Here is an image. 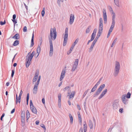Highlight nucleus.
<instances>
[{"mask_svg": "<svg viewBox=\"0 0 132 132\" xmlns=\"http://www.w3.org/2000/svg\"><path fill=\"white\" fill-rule=\"evenodd\" d=\"M51 38L49 37V44H53L52 40H55L57 36V34L56 31V29L55 28H54L53 29L51 28L50 30Z\"/></svg>", "mask_w": 132, "mask_h": 132, "instance_id": "nucleus-1", "label": "nucleus"}, {"mask_svg": "<svg viewBox=\"0 0 132 132\" xmlns=\"http://www.w3.org/2000/svg\"><path fill=\"white\" fill-rule=\"evenodd\" d=\"M120 69V66L119 63L118 62L116 61L115 63L114 72L113 74L114 76L115 77H116L118 75Z\"/></svg>", "mask_w": 132, "mask_h": 132, "instance_id": "nucleus-2", "label": "nucleus"}, {"mask_svg": "<svg viewBox=\"0 0 132 132\" xmlns=\"http://www.w3.org/2000/svg\"><path fill=\"white\" fill-rule=\"evenodd\" d=\"M30 52H29L27 54L26 57V66L28 68L31 63V62L33 57L30 55Z\"/></svg>", "mask_w": 132, "mask_h": 132, "instance_id": "nucleus-3", "label": "nucleus"}, {"mask_svg": "<svg viewBox=\"0 0 132 132\" xmlns=\"http://www.w3.org/2000/svg\"><path fill=\"white\" fill-rule=\"evenodd\" d=\"M68 28H66L65 29V34L64 35V40L63 43V45L64 46L66 45L67 42L68 35Z\"/></svg>", "mask_w": 132, "mask_h": 132, "instance_id": "nucleus-4", "label": "nucleus"}, {"mask_svg": "<svg viewBox=\"0 0 132 132\" xmlns=\"http://www.w3.org/2000/svg\"><path fill=\"white\" fill-rule=\"evenodd\" d=\"M102 18H100L99 19V27L98 33L101 34L103 29V23Z\"/></svg>", "mask_w": 132, "mask_h": 132, "instance_id": "nucleus-5", "label": "nucleus"}, {"mask_svg": "<svg viewBox=\"0 0 132 132\" xmlns=\"http://www.w3.org/2000/svg\"><path fill=\"white\" fill-rule=\"evenodd\" d=\"M78 59H76L75 62H74L73 64L72 65L71 71L72 72L74 71L76 68L77 67L78 65Z\"/></svg>", "mask_w": 132, "mask_h": 132, "instance_id": "nucleus-6", "label": "nucleus"}, {"mask_svg": "<svg viewBox=\"0 0 132 132\" xmlns=\"http://www.w3.org/2000/svg\"><path fill=\"white\" fill-rule=\"evenodd\" d=\"M111 9L112 13V23L111 26L114 27L115 24V18L116 17V15L115 13L113 11L112 9L111 8Z\"/></svg>", "mask_w": 132, "mask_h": 132, "instance_id": "nucleus-7", "label": "nucleus"}, {"mask_svg": "<svg viewBox=\"0 0 132 132\" xmlns=\"http://www.w3.org/2000/svg\"><path fill=\"white\" fill-rule=\"evenodd\" d=\"M103 14L104 23H106L107 22V16L106 10L105 9H103Z\"/></svg>", "mask_w": 132, "mask_h": 132, "instance_id": "nucleus-8", "label": "nucleus"}, {"mask_svg": "<svg viewBox=\"0 0 132 132\" xmlns=\"http://www.w3.org/2000/svg\"><path fill=\"white\" fill-rule=\"evenodd\" d=\"M119 101L117 100H116L113 102V106L114 109H116L118 107L119 104Z\"/></svg>", "mask_w": 132, "mask_h": 132, "instance_id": "nucleus-9", "label": "nucleus"}, {"mask_svg": "<svg viewBox=\"0 0 132 132\" xmlns=\"http://www.w3.org/2000/svg\"><path fill=\"white\" fill-rule=\"evenodd\" d=\"M126 94H124L121 96V100L123 103L125 104H126L128 103V101L126 98Z\"/></svg>", "mask_w": 132, "mask_h": 132, "instance_id": "nucleus-10", "label": "nucleus"}, {"mask_svg": "<svg viewBox=\"0 0 132 132\" xmlns=\"http://www.w3.org/2000/svg\"><path fill=\"white\" fill-rule=\"evenodd\" d=\"M50 51L49 56H51L53 55V44H50Z\"/></svg>", "mask_w": 132, "mask_h": 132, "instance_id": "nucleus-11", "label": "nucleus"}, {"mask_svg": "<svg viewBox=\"0 0 132 132\" xmlns=\"http://www.w3.org/2000/svg\"><path fill=\"white\" fill-rule=\"evenodd\" d=\"M39 75L38 72H36L35 75L34 76L32 81V82L33 84L36 81Z\"/></svg>", "mask_w": 132, "mask_h": 132, "instance_id": "nucleus-12", "label": "nucleus"}, {"mask_svg": "<svg viewBox=\"0 0 132 132\" xmlns=\"http://www.w3.org/2000/svg\"><path fill=\"white\" fill-rule=\"evenodd\" d=\"M65 73V70H63L61 72V75L60 76V81H61L63 78L64 77Z\"/></svg>", "mask_w": 132, "mask_h": 132, "instance_id": "nucleus-13", "label": "nucleus"}, {"mask_svg": "<svg viewBox=\"0 0 132 132\" xmlns=\"http://www.w3.org/2000/svg\"><path fill=\"white\" fill-rule=\"evenodd\" d=\"M75 19L74 15L73 14H71L70 17V24H72L73 22Z\"/></svg>", "mask_w": 132, "mask_h": 132, "instance_id": "nucleus-14", "label": "nucleus"}, {"mask_svg": "<svg viewBox=\"0 0 132 132\" xmlns=\"http://www.w3.org/2000/svg\"><path fill=\"white\" fill-rule=\"evenodd\" d=\"M16 17V15L15 14H14L13 15V19H12V21L14 23V27L15 24L17 23V21L16 20H15Z\"/></svg>", "mask_w": 132, "mask_h": 132, "instance_id": "nucleus-15", "label": "nucleus"}, {"mask_svg": "<svg viewBox=\"0 0 132 132\" xmlns=\"http://www.w3.org/2000/svg\"><path fill=\"white\" fill-rule=\"evenodd\" d=\"M34 31L32 34V36L31 39V43L30 46V47H31L33 46L34 45Z\"/></svg>", "mask_w": 132, "mask_h": 132, "instance_id": "nucleus-16", "label": "nucleus"}, {"mask_svg": "<svg viewBox=\"0 0 132 132\" xmlns=\"http://www.w3.org/2000/svg\"><path fill=\"white\" fill-rule=\"evenodd\" d=\"M32 112L34 114H36L37 113V110L36 108L34 106H32V107L30 108Z\"/></svg>", "mask_w": 132, "mask_h": 132, "instance_id": "nucleus-17", "label": "nucleus"}, {"mask_svg": "<svg viewBox=\"0 0 132 132\" xmlns=\"http://www.w3.org/2000/svg\"><path fill=\"white\" fill-rule=\"evenodd\" d=\"M20 36L19 34H16L13 36L12 37V38L16 40H18L20 38Z\"/></svg>", "mask_w": 132, "mask_h": 132, "instance_id": "nucleus-18", "label": "nucleus"}, {"mask_svg": "<svg viewBox=\"0 0 132 132\" xmlns=\"http://www.w3.org/2000/svg\"><path fill=\"white\" fill-rule=\"evenodd\" d=\"M114 27H113L112 26H111L110 27L109 29V31L108 33V35L107 36V38H108V37H109Z\"/></svg>", "mask_w": 132, "mask_h": 132, "instance_id": "nucleus-19", "label": "nucleus"}, {"mask_svg": "<svg viewBox=\"0 0 132 132\" xmlns=\"http://www.w3.org/2000/svg\"><path fill=\"white\" fill-rule=\"evenodd\" d=\"M105 87V85L104 84H103L100 86L99 88L97 90L99 92H101L102 90V89L104 87Z\"/></svg>", "mask_w": 132, "mask_h": 132, "instance_id": "nucleus-20", "label": "nucleus"}, {"mask_svg": "<svg viewBox=\"0 0 132 132\" xmlns=\"http://www.w3.org/2000/svg\"><path fill=\"white\" fill-rule=\"evenodd\" d=\"M38 86L34 85L33 89V92L34 94H36L37 93Z\"/></svg>", "mask_w": 132, "mask_h": 132, "instance_id": "nucleus-21", "label": "nucleus"}, {"mask_svg": "<svg viewBox=\"0 0 132 132\" xmlns=\"http://www.w3.org/2000/svg\"><path fill=\"white\" fill-rule=\"evenodd\" d=\"M89 125L90 129H92L93 127V125L92 121L90 120H89Z\"/></svg>", "mask_w": 132, "mask_h": 132, "instance_id": "nucleus-22", "label": "nucleus"}, {"mask_svg": "<svg viewBox=\"0 0 132 132\" xmlns=\"http://www.w3.org/2000/svg\"><path fill=\"white\" fill-rule=\"evenodd\" d=\"M40 49H41V48H40V45H38V47L37 48V53H38V54L37 56L36 57V58H37L38 56V55L40 53Z\"/></svg>", "mask_w": 132, "mask_h": 132, "instance_id": "nucleus-23", "label": "nucleus"}, {"mask_svg": "<svg viewBox=\"0 0 132 132\" xmlns=\"http://www.w3.org/2000/svg\"><path fill=\"white\" fill-rule=\"evenodd\" d=\"M98 85L97 84H96L94 86V87L92 88L91 92H90V93L91 92H94L96 89L97 87L98 86Z\"/></svg>", "mask_w": 132, "mask_h": 132, "instance_id": "nucleus-24", "label": "nucleus"}, {"mask_svg": "<svg viewBox=\"0 0 132 132\" xmlns=\"http://www.w3.org/2000/svg\"><path fill=\"white\" fill-rule=\"evenodd\" d=\"M75 94V91H72L69 96V98H73Z\"/></svg>", "mask_w": 132, "mask_h": 132, "instance_id": "nucleus-25", "label": "nucleus"}, {"mask_svg": "<svg viewBox=\"0 0 132 132\" xmlns=\"http://www.w3.org/2000/svg\"><path fill=\"white\" fill-rule=\"evenodd\" d=\"M19 44V40H15L14 42L13 45L14 46H16L18 45Z\"/></svg>", "mask_w": 132, "mask_h": 132, "instance_id": "nucleus-26", "label": "nucleus"}, {"mask_svg": "<svg viewBox=\"0 0 132 132\" xmlns=\"http://www.w3.org/2000/svg\"><path fill=\"white\" fill-rule=\"evenodd\" d=\"M101 34H100L99 33H98L96 37L93 41L96 43Z\"/></svg>", "mask_w": 132, "mask_h": 132, "instance_id": "nucleus-27", "label": "nucleus"}, {"mask_svg": "<svg viewBox=\"0 0 132 132\" xmlns=\"http://www.w3.org/2000/svg\"><path fill=\"white\" fill-rule=\"evenodd\" d=\"M115 4L118 7H120L119 0H114Z\"/></svg>", "mask_w": 132, "mask_h": 132, "instance_id": "nucleus-28", "label": "nucleus"}, {"mask_svg": "<svg viewBox=\"0 0 132 132\" xmlns=\"http://www.w3.org/2000/svg\"><path fill=\"white\" fill-rule=\"evenodd\" d=\"M26 115L27 119V120L30 117V114L28 110H27L26 111Z\"/></svg>", "mask_w": 132, "mask_h": 132, "instance_id": "nucleus-29", "label": "nucleus"}, {"mask_svg": "<svg viewBox=\"0 0 132 132\" xmlns=\"http://www.w3.org/2000/svg\"><path fill=\"white\" fill-rule=\"evenodd\" d=\"M84 125H83V128L84 129H87V125L86 124V121L84 122Z\"/></svg>", "mask_w": 132, "mask_h": 132, "instance_id": "nucleus-30", "label": "nucleus"}, {"mask_svg": "<svg viewBox=\"0 0 132 132\" xmlns=\"http://www.w3.org/2000/svg\"><path fill=\"white\" fill-rule=\"evenodd\" d=\"M69 116L70 117V120L71 122L72 123L73 122V118L71 114H69Z\"/></svg>", "mask_w": 132, "mask_h": 132, "instance_id": "nucleus-31", "label": "nucleus"}, {"mask_svg": "<svg viewBox=\"0 0 132 132\" xmlns=\"http://www.w3.org/2000/svg\"><path fill=\"white\" fill-rule=\"evenodd\" d=\"M90 27L91 26H89L88 27V28L86 29V33L87 34L90 31Z\"/></svg>", "mask_w": 132, "mask_h": 132, "instance_id": "nucleus-32", "label": "nucleus"}, {"mask_svg": "<svg viewBox=\"0 0 132 132\" xmlns=\"http://www.w3.org/2000/svg\"><path fill=\"white\" fill-rule=\"evenodd\" d=\"M117 40V38H116L114 40L111 45V47H113V46H114V43L116 42Z\"/></svg>", "mask_w": 132, "mask_h": 132, "instance_id": "nucleus-33", "label": "nucleus"}, {"mask_svg": "<svg viewBox=\"0 0 132 132\" xmlns=\"http://www.w3.org/2000/svg\"><path fill=\"white\" fill-rule=\"evenodd\" d=\"M131 94L129 92H128L127 94L126 97L128 98H129L130 97Z\"/></svg>", "mask_w": 132, "mask_h": 132, "instance_id": "nucleus-34", "label": "nucleus"}, {"mask_svg": "<svg viewBox=\"0 0 132 132\" xmlns=\"http://www.w3.org/2000/svg\"><path fill=\"white\" fill-rule=\"evenodd\" d=\"M70 88V87L69 86H67L65 87V88H63V90L65 92L66 90H67L68 89V90H69Z\"/></svg>", "mask_w": 132, "mask_h": 132, "instance_id": "nucleus-35", "label": "nucleus"}, {"mask_svg": "<svg viewBox=\"0 0 132 132\" xmlns=\"http://www.w3.org/2000/svg\"><path fill=\"white\" fill-rule=\"evenodd\" d=\"M100 92H99L97 90L95 93L94 94V97L100 94Z\"/></svg>", "mask_w": 132, "mask_h": 132, "instance_id": "nucleus-36", "label": "nucleus"}, {"mask_svg": "<svg viewBox=\"0 0 132 132\" xmlns=\"http://www.w3.org/2000/svg\"><path fill=\"white\" fill-rule=\"evenodd\" d=\"M89 89H88L86 90L84 92L83 95V97H84L86 95L87 93L89 90Z\"/></svg>", "mask_w": 132, "mask_h": 132, "instance_id": "nucleus-37", "label": "nucleus"}, {"mask_svg": "<svg viewBox=\"0 0 132 132\" xmlns=\"http://www.w3.org/2000/svg\"><path fill=\"white\" fill-rule=\"evenodd\" d=\"M105 94H104L102 92L101 94L99 96L98 98V99L99 100L101 98H102L104 95Z\"/></svg>", "mask_w": 132, "mask_h": 132, "instance_id": "nucleus-38", "label": "nucleus"}, {"mask_svg": "<svg viewBox=\"0 0 132 132\" xmlns=\"http://www.w3.org/2000/svg\"><path fill=\"white\" fill-rule=\"evenodd\" d=\"M45 8H43L41 14H42V16H44V14H45Z\"/></svg>", "mask_w": 132, "mask_h": 132, "instance_id": "nucleus-39", "label": "nucleus"}, {"mask_svg": "<svg viewBox=\"0 0 132 132\" xmlns=\"http://www.w3.org/2000/svg\"><path fill=\"white\" fill-rule=\"evenodd\" d=\"M15 72V70H12V73L11 75V77L12 78L13 77V76L14 75V73Z\"/></svg>", "mask_w": 132, "mask_h": 132, "instance_id": "nucleus-40", "label": "nucleus"}, {"mask_svg": "<svg viewBox=\"0 0 132 132\" xmlns=\"http://www.w3.org/2000/svg\"><path fill=\"white\" fill-rule=\"evenodd\" d=\"M6 23V21L5 20H4V22L1 21L0 22V25L1 26H3Z\"/></svg>", "mask_w": 132, "mask_h": 132, "instance_id": "nucleus-41", "label": "nucleus"}, {"mask_svg": "<svg viewBox=\"0 0 132 132\" xmlns=\"http://www.w3.org/2000/svg\"><path fill=\"white\" fill-rule=\"evenodd\" d=\"M97 31V29H95L93 31V33L92 34V35L95 36L96 32Z\"/></svg>", "mask_w": 132, "mask_h": 132, "instance_id": "nucleus-42", "label": "nucleus"}, {"mask_svg": "<svg viewBox=\"0 0 132 132\" xmlns=\"http://www.w3.org/2000/svg\"><path fill=\"white\" fill-rule=\"evenodd\" d=\"M21 117H24L25 112L24 111H21Z\"/></svg>", "mask_w": 132, "mask_h": 132, "instance_id": "nucleus-43", "label": "nucleus"}, {"mask_svg": "<svg viewBox=\"0 0 132 132\" xmlns=\"http://www.w3.org/2000/svg\"><path fill=\"white\" fill-rule=\"evenodd\" d=\"M19 99V97H18L17 94L16 95V104H17Z\"/></svg>", "mask_w": 132, "mask_h": 132, "instance_id": "nucleus-44", "label": "nucleus"}, {"mask_svg": "<svg viewBox=\"0 0 132 132\" xmlns=\"http://www.w3.org/2000/svg\"><path fill=\"white\" fill-rule=\"evenodd\" d=\"M41 127L43 128L44 130L46 129L44 125L43 124H42L40 125Z\"/></svg>", "mask_w": 132, "mask_h": 132, "instance_id": "nucleus-45", "label": "nucleus"}, {"mask_svg": "<svg viewBox=\"0 0 132 132\" xmlns=\"http://www.w3.org/2000/svg\"><path fill=\"white\" fill-rule=\"evenodd\" d=\"M102 78H101L97 82V83L96 84H97L98 85H99V84L100 83V82L101 80H102Z\"/></svg>", "mask_w": 132, "mask_h": 132, "instance_id": "nucleus-46", "label": "nucleus"}, {"mask_svg": "<svg viewBox=\"0 0 132 132\" xmlns=\"http://www.w3.org/2000/svg\"><path fill=\"white\" fill-rule=\"evenodd\" d=\"M95 36L93 35H92L91 36V38L90 40H91L92 41H93L95 38Z\"/></svg>", "mask_w": 132, "mask_h": 132, "instance_id": "nucleus-47", "label": "nucleus"}, {"mask_svg": "<svg viewBox=\"0 0 132 132\" xmlns=\"http://www.w3.org/2000/svg\"><path fill=\"white\" fill-rule=\"evenodd\" d=\"M23 31L24 32H26L27 31V28L26 26H24L23 29Z\"/></svg>", "mask_w": 132, "mask_h": 132, "instance_id": "nucleus-48", "label": "nucleus"}, {"mask_svg": "<svg viewBox=\"0 0 132 132\" xmlns=\"http://www.w3.org/2000/svg\"><path fill=\"white\" fill-rule=\"evenodd\" d=\"M22 93H23L22 91V90H20V94L19 95V97H21V96L22 95Z\"/></svg>", "mask_w": 132, "mask_h": 132, "instance_id": "nucleus-49", "label": "nucleus"}, {"mask_svg": "<svg viewBox=\"0 0 132 132\" xmlns=\"http://www.w3.org/2000/svg\"><path fill=\"white\" fill-rule=\"evenodd\" d=\"M34 106L33 105L32 100H31L30 101V108L32 107V106Z\"/></svg>", "mask_w": 132, "mask_h": 132, "instance_id": "nucleus-50", "label": "nucleus"}, {"mask_svg": "<svg viewBox=\"0 0 132 132\" xmlns=\"http://www.w3.org/2000/svg\"><path fill=\"white\" fill-rule=\"evenodd\" d=\"M30 52H31V51H30ZM35 52L34 51H33L32 52L31 54V53H30V55L33 57L34 54H35Z\"/></svg>", "mask_w": 132, "mask_h": 132, "instance_id": "nucleus-51", "label": "nucleus"}, {"mask_svg": "<svg viewBox=\"0 0 132 132\" xmlns=\"http://www.w3.org/2000/svg\"><path fill=\"white\" fill-rule=\"evenodd\" d=\"M39 81H37L36 83H35V85H34L35 86H37L38 87V86L39 84Z\"/></svg>", "mask_w": 132, "mask_h": 132, "instance_id": "nucleus-52", "label": "nucleus"}, {"mask_svg": "<svg viewBox=\"0 0 132 132\" xmlns=\"http://www.w3.org/2000/svg\"><path fill=\"white\" fill-rule=\"evenodd\" d=\"M5 113H3L2 114V116L1 117V119H0L1 120V121H2L3 118L5 116Z\"/></svg>", "mask_w": 132, "mask_h": 132, "instance_id": "nucleus-53", "label": "nucleus"}, {"mask_svg": "<svg viewBox=\"0 0 132 132\" xmlns=\"http://www.w3.org/2000/svg\"><path fill=\"white\" fill-rule=\"evenodd\" d=\"M107 90V89H106L104 90L102 92L105 95L106 93Z\"/></svg>", "mask_w": 132, "mask_h": 132, "instance_id": "nucleus-54", "label": "nucleus"}, {"mask_svg": "<svg viewBox=\"0 0 132 132\" xmlns=\"http://www.w3.org/2000/svg\"><path fill=\"white\" fill-rule=\"evenodd\" d=\"M79 132H83V129L82 127L80 128Z\"/></svg>", "mask_w": 132, "mask_h": 132, "instance_id": "nucleus-55", "label": "nucleus"}, {"mask_svg": "<svg viewBox=\"0 0 132 132\" xmlns=\"http://www.w3.org/2000/svg\"><path fill=\"white\" fill-rule=\"evenodd\" d=\"M77 108L79 110H81V108L79 104H77Z\"/></svg>", "mask_w": 132, "mask_h": 132, "instance_id": "nucleus-56", "label": "nucleus"}, {"mask_svg": "<svg viewBox=\"0 0 132 132\" xmlns=\"http://www.w3.org/2000/svg\"><path fill=\"white\" fill-rule=\"evenodd\" d=\"M96 42H95L94 41H93L91 46V47H92L93 48V47L95 44L96 43Z\"/></svg>", "mask_w": 132, "mask_h": 132, "instance_id": "nucleus-57", "label": "nucleus"}, {"mask_svg": "<svg viewBox=\"0 0 132 132\" xmlns=\"http://www.w3.org/2000/svg\"><path fill=\"white\" fill-rule=\"evenodd\" d=\"M61 1L62 2H63V0H57V3L58 4H60V2Z\"/></svg>", "mask_w": 132, "mask_h": 132, "instance_id": "nucleus-58", "label": "nucleus"}, {"mask_svg": "<svg viewBox=\"0 0 132 132\" xmlns=\"http://www.w3.org/2000/svg\"><path fill=\"white\" fill-rule=\"evenodd\" d=\"M93 48L92 47H91V46L90 47V48H89V52H91L92 51V50H93Z\"/></svg>", "mask_w": 132, "mask_h": 132, "instance_id": "nucleus-59", "label": "nucleus"}, {"mask_svg": "<svg viewBox=\"0 0 132 132\" xmlns=\"http://www.w3.org/2000/svg\"><path fill=\"white\" fill-rule=\"evenodd\" d=\"M29 94L28 93L27 94L26 100H29Z\"/></svg>", "mask_w": 132, "mask_h": 132, "instance_id": "nucleus-60", "label": "nucleus"}, {"mask_svg": "<svg viewBox=\"0 0 132 132\" xmlns=\"http://www.w3.org/2000/svg\"><path fill=\"white\" fill-rule=\"evenodd\" d=\"M78 39H76L75 40V41L74 42V44H76L78 42Z\"/></svg>", "mask_w": 132, "mask_h": 132, "instance_id": "nucleus-61", "label": "nucleus"}, {"mask_svg": "<svg viewBox=\"0 0 132 132\" xmlns=\"http://www.w3.org/2000/svg\"><path fill=\"white\" fill-rule=\"evenodd\" d=\"M15 109L14 108L11 111V114L15 112Z\"/></svg>", "mask_w": 132, "mask_h": 132, "instance_id": "nucleus-62", "label": "nucleus"}, {"mask_svg": "<svg viewBox=\"0 0 132 132\" xmlns=\"http://www.w3.org/2000/svg\"><path fill=\"white\" fill-rule=\"evenodd\" d=\"M123 108L120 109L119 110V111L120 113H122L123 112Z\"/></svg>", "mask_w": 132, "mask_h": 132, "instance_id": "nucleus-63", "label": "nucleus"}, {"mask_svg": "<svg viewBox=\"0 0 132 132\" xmlns=\"http://www.w3.org/2000/svg\"><path fill=\"white\" fill-rule=\"evenodd\" d=\"M74 47L73 46H71V47L70 49L69 50V51H70L71 52L72 50H73Z\"/></svg>", "mask_w": 132, "mask_h": 132, "instance_id": "nucleus-64", "label": "nucleus"}]
</instances>
